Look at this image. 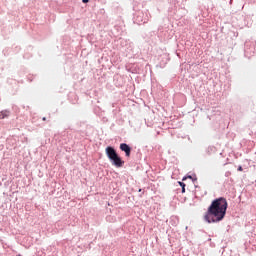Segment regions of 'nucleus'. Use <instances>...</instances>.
<instances>
[{
  "label": "nucleus",
  "mask_w": 256,
  "mask_h": 256,
  "mask_svg": "<svg viewBox=\"0 0 256 256\" xmlns=\"http://www.w3.org/2000/svg\"><path fill=\"white\" fill-rule=\"evenodd\" d=\"M180 187H182V193H185V183L179 182Z\"/></svg>",
  "instance_id": "nucleus-6"
},
{
  "label": "nucleus",
  "mask_w": 256,
  "mask_h": 256,
  "mask_svg": "<svg viewBox=\"0 0 256 256\" xmlns=\"http://www.w3.org/2000/svg\"><path fill=\"white\" fill-rule=\"evenodd\" d=\"M105 151L108 159L110 160L113 159V157L117 156V151H115V148L111 146L106 147Z\"/></svg>",
  "instance_id": "nucleus-3"
},
{
  "label": "nucleus",
  "mask_w": 256,
  "mask_h": 256,
  "mask_svg": "<svg viewBox=\"0 0 256 256\" xmlns=\"http://www.w3.org/2000/svg\"><path fill=\"white\" fill-rule=\"evenodd\" d=\"M238 171H243V167H242V166H239V167H238Z\"/></svg>",
  "instance_id": "nucleus-7"
},
{
  "label": "nucleus",
  "mask_w": 256,
  "mask_h": 256,
  "mask_svg": "<svg viewBox=\"0 0 256 256\" xmlns=\"http://www.w3.org/2000/svg\"><path fill=\"white\" fill-rule=\"evenodd\" d=\"M120 149L121 151H124L126 157H131V147H129V145H127L126 143H122L120 144Z\"/></svg>",
  "instance_id": "nucleus-4"
},
{
  "label": "nucleus",
  "mask_w": 256,
  "mask_h": 256,
  "mask_svg": "<svg viewBox=\"0 0 256 256\" xmlns=\"http://www.w3.org/2000/svg\"><path fill=\"white\" fill-rule=\"evenodd\" d=\"M43 121H47V118L44 117V118H43Z\"/></svg>",
  "instance_id": "nucleus-9"
},
{
  "label": "nucleus",
  "mask_w": 256,
  "mask_h": 256,
  "mask_svg": "<svg viewBox=\"0 0 256 256\" xmlns=\"http://www.w3.org/2000/svg\"><path fill=\"white\" fill-rule=\"evenodd\" d=\"M6 117H9V111L4 110L0 112V119H6Z\"/></svg>",
  "instance_id": "nucleus-5"
},
{
  "label": "nucleus",
  "mask_w": 256,
  "mask_h": 256,
  "mask_svg": "<svg viewBox=\"0 0 256 256\" xmlns=\"http://www.w3.org/2000/svg\"><path fill=\"white\" fill-rule=\"evenodd\" d=\"M227 207V199L220 197L213 200L204 216L205 221L207 223H219V221H223L227 213Z\"/></svg>",
  "instance_id": "nucleus-1"
},
{
  "label": "nucleus",
  "mask_w": 256,
  "mask_h": 256,
  "mask_svg": "<svg viewBox=\"0 0 256 256\" xmlns=\"http://www.w3.org/2000/svg\"><path fill=\"white\" fill-rule=\"evenodd\" d=\"M110 161H112V165H115V167H121L125 163L123 160H121V157H119V154H117L116 156L112 157L110 159Z\"/></svg>",
  "instance_id": "nucleus-2"
},
{
  "label": "nucleus",
  "mask_w": 256,
  "mask_h": 256,
  "mask_svg": "<svg viewBox=\"0 0 256 256\" xmlns=\"http://www.w3.org/2000/svg\"><path fill=\"white\" fill-rule=\"evenodd\" d=\"M82 3H89V0H82Z\"/></svg>",
  "instance_id": "nucleus-8"
}]
</instances>
